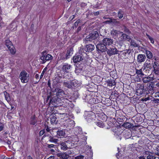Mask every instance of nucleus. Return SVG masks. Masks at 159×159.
Segmentation results:
<instances>
[{
    "label": "nucleus",
    "mask_w": 159,
    "mask_h": 159,
    "mask_svg": "<svg viewBox=\"0 0 159 159\" xmlns=\"http://www.w3.org/2000/svg\"><path fill=\"white\" fill-rule=\"evenodd\" d=\"M98 36L99 34L97 31H93L85 37V40L87 41H92L97 39Z\"/></svg>",
    "instance_id": "obj_1"
},
{
    "label": "nucleus",
    "mask_w": 159,
    "mask_h": 159,
    "mask_svg": "<svg viewBox=\"0 0 159 159\" xmlns=\"http://www.w3.org/2000/svg\"><path fill=\"white\" fill-rule=\"evenodd\" d=\"M29 75L25 71H22L20 73L19 78L23 83H26L29 80Z\"/></svg>",
    "instance_id": "obj_2"
},
{
    "label": "nucleus",
    "mask_w": 159,
    "mask_h": 159,
    "mask_svg": "<svg viewBox=\"0 0 159 159\" xmlns=\"http://www.w3.org/2000/svg\"><path fill=\"white\" fill-rule=\"evenodd\" d=\"M42 56L40 59L43 61V63H45L47 61H48L52 58V56L49 54H47L46 51H43L42 53Z\"/></svg>",
    "instance_id": "obj_3"
},
{
    "label": "nucleus",
    "mask_w": 159,
    "mask_h": 159,
    "mask_svg": "<svg viewBox=\"0 0 159 159\" xmlns=\"http://www.w3.org/2000/svg\"><path fill=\"white\" fill-rule=\"evenodd\" d=\"M61 99L57 96L52 98L51 99L49 103L52 104L55 106L61 105Z\"/></svg>",
    "instance_id": "obj_4"
},
{
    "label": "nucleus",
    "mask_w": 159,
    "mask_h": 159,
    "mask_svg": "<svg viewBox=\"0 0 159 159\" xmlns=\"http://www.w3.org/2000/svg\"><path fill=\"white\" fill-rule=\"evenodd\" d=\"M144 92V86L141 84H138L136 87V93H137V95L140 96Z\"/></svg>",
    "instance_id": "obj_5"
},
{
    "label": "nucleus",
    "mask_w": 159,
    "mask_h": 159,
    "mask_svg": "<svg viewBox=\"0 0 159 159\" xmlns=\"http://www.w3.org/2000/svg\"><path fill=\"white\" fill-rule=\"evenodd\" d=\"M71 143L70 141H66L61 143V149L63 150H66L68 148H70V144Z\"/></svg>",
    "instance_id": "obj_6"
},
{
    "label": "nucleus",
    "mask_w": 159,
    "mask_h": 159,
    "mask_svg": "<svg viewBox=\"0 0 159 159\" xmlns=\"http://www.w3.org/2000/svg\"><path fill=\"white\" fill-rule=\"evenodd\" d=\"M107 54L110 56L117 54L118 51L115 47L110 48L107 50Z\"/></svg>",
    "instance_id": "obj_7"
},
{
    "label": "nucleus",
    "mask_w": 159,
    "mask_h": 159,
    "mask_svg": "<svg viewBox=\"0 0 159 159\" xmlns=\"http://www.w3.org/2000/svg\"><path fill=\"white\" fill-rule=\"evenodd\" d=\"M84 57L83 55L80 53L76 54L73 57V61L74 62L77 63L82 60Z\"/></svg>",
    "instance_id": "obj_8"
},
{
    "label": "nucleus",
    "mask_w": 159,
    "mask_h": 159,
    "mask_svg": "<svg viewBox=\"0 0 159 159\" xmlns=\"http://www.w3.org/2000/svg\"><path fill=\"white\" fill-rule=\"evenodd\" d=\"M96 48L98 51L102 52H104L106 49V46L103 43L97 44Z\"/></svg>",
    "instance_id": "obj_9"
},
{
    "label": "nucleus",
    "mask_w": 159,
    "mask_h": 159,
    "mask_svg": "<svg viewBox=\"0 0 159 159\" xmlns=\"http://www.w3.org/2000/svg\"><path fill=\"white\" fill-rule=\"evenodd\" d=\"M102 42L106 46L111 45L113 43V41L111 39L105 38L103 39Z\"/></svg>",
    "instance_id": "obj_10"
},
{
    "label": "nucleus",
    "mask_w": 159,
    "mask_h": 159,
    "mask_svg": "<svg viewBox=\"0 0 159 159\" xmlns=\"http://www.w3.org/2000/svg\"><path fill=\"white\" fill-rule=\"evenodd\" d=\"M71 68V66L67 63H65L62 66V70L64 72H68Z\"/></svg>",
    "instance_id": "obj_11"
},
{
    "label": "nucleus",
    "mask_w": 159,
    "mask_h": 159,
    "mask_svg": "<svg viewBox=\"0 0 159 159\" xmlns=\"http://www.w3.org/2000/svg\"><path fill=\"white\" fill-rule=\"evenodd\" d=\"M154 80L153 76H152V75L149 76L143 77L142 78V80L144 83H147L150 82L151 81H152Z\"/></svg>",
    "instance_id": "obj_12"
},
{
    "label": "nucleus",
    "mask_w": 159,
    "mask_h": 159,
    "mask_svg": "<svg viewBox=\"0 0 159 159\" xmlns=\"http://www.w3.org/2000/svg\"><path fill=\"white\" fill-rule=\"evenodd\" d=\"M57 156L60 158V159H70L68 158L69 156L68 155L66 152L58 153Z\"/></svg>",
    "instance_id": "obj_13"
},
{
    "label": "nucleus",
    "mask_w": 159,
    "mask_h": 159,
    "mask_svg": "<svg viewBox=\"0 0 159 159\" xmlns=\"http://www.w3.org/2000/svg\"><path fill=\"white\" fill-rule=\"evenodd\" d=\"M146 57L145 55L142 54H139L137 56V61L138 62L141 63L144 62L146 59Z\"/></svg>",
    "instance_id": "obj_14"
},
{
    "label": "nucleus",
    "mask_w": 159,
    "mask_h": 159,
    "mask_svg": "<svg viewBox=\"0 0 159 159\" xmlns=\"http://www.w3.org/2000/svg\"><path fill=\"white\" fill-rule=\"evenodd\" d=\"M94 48V46L93 45L89 44L86 45L84 50L86 52H91L93 51Z\"/></svg>",
    "instance_id": "obj_15"
},
{
    "label": "nucleus",
    "mask_w": 159,
    "mask_h": 159,
    "mask_svg": "<svg viewBox=\"0 0 159 159\" xmlns=\"http://www.w3.org/2000/svg\"><path fill=\"white\" fill-rule=\"evenodd\" d=\"M73 50L72 47H70L68 48L67 52L66 54V57L67 59L69 58L70 56L73 53Z\"/></svg>",
    "instance_id": "obj_16"
},
{
    "label": "nucleus",
    "mask_w": 159,
    "mask_h": 159,
    "mask_svg": "<svg viewBox=\"0 0 159 159\" xmlns=\"http://www.w3.org/2000/svg\"><path fill=\"white\" fill-rule=\"evenodd\" d=\"M154 85L153 83H151V84H149V86H148L147 89L149 93L152 94L154 93Z\"/></svg>",
    "instance_id": "obj_17"
},
{
    "label": "nucleus",
    "mask_w": 159,
    "mask_h": 159,
    "mask_svg": "<svg viewBox=\"0 0 159 159\" xmlns=\"http://www.w3.org/2000/svg\"><path fill=\"white\" fill-rule=\"evenodd\" d=\"M65 132L62 130H59L57 132V137L58 138H61L62 136H65Z\"/></svg>",
    "instance_id": "obj_18"
},
{
    "label": "nucleus",
    "mask_w": 159,
    "mask_h": 159,
    "mask_svg": "<svg viewBox=\"0 0 159 159\" xmlns=\"http://www.w3.org/2000/svg\"><path fill=\"white\" fill-rule=\"evenodd\" d=\"M146 68L149 69H151V65L149 60L146 61L144 64V68L143 69V70H144Z\"/></svg>",
    "instance_id": "obj_19"
},
{
    "label": "nucleus",
    "mask_w": 159,
    "mask_h": 159,
    "mask_svg": "<svg viewBox=\"0 0 159 159\" xmlns=\"http://www.w3.org/2000/svg\"><path fill=\"white\" fill-rule=\"evenodd\" d=\"M119 35L121 36L119 38L120 41L123 42L126 40V36H127V35L123 34V32H121V33H120Z\"/></svg>",
    "instance_id": "obj_20"
},
{
    "label": "nucleus",
    "mask_w": 159,
    "mask_h": 159,
    "mask_svg": "<svg viewBox=\"0 0 159 159\" xmlns=\"http://www.w3.org/2000/svg\"><path fill=\"white\" fill-rule=\"evenodd\" d=\"M120 33H121V32L115 30H112L111 32V34L113 36H118Z\"/></svg>",
    "instance_id": "obj_21"
},
{
    "label": "nucleus",
    "mask_w": 159,
    "mask_h": 159,
    "mask_svg": "<svg viewBox=\"0 0 159 159\" xmlns=\"http://www.w3.org/2000/svg\"><path fill=\"white\" fill-rule=\"evenodd\" d=\"M64 86L70 89L72 87V81H67L63 83Z\"/></svg>",
    "instance_id": "obj_22"
},
{
    "label": "nucleus",
    "mask_w": 159,
    "mask_h": 159,
    "mask_svg": "<svg viewBox=\"0 0 159 159\" xmlns=\"http://www.w3.org/2000/svg\"><path fill=\"white\" fill-rule=\"evenodd\" d=\"M56 96L63 95L64 94V92L60 89H56Z\"/></svg>",
    "instance_id": "obj_23"
},
{
    "label": "nucleus",
    "mask_w": 159,
    "mask_h": 159,
    "mask_svg": "<svg viewBox=\"0 0 159 159\" xmlns=\"http://www.w3.org/2000/svg\"><path fill=\"white\" fill-rule=\"evenodd\" d=\"M4 94L5 99L8 102H9L11 101V98L9 94L6 91H5L4 92Z\"/></svg>",
    "instance_id": "obj_24"
},
{
    "label": "nucleus",
    "mask_w": 159,
    "mask_h": 159,
    "mask_svg": "<svg viewBox=\"0 0 159 159\" xmlns=\"http://www.w3.org/2000/svg\"><path fill=\"white\" fill-rule=\"evenodd\" d=\"M108 85L112 87L115 85L116 83L115 81L113 79V80H108L107 81Z\"/></svg>",
    "instance_id": "obj_25"
},
{
    "label": "nucleus",
    "mask_w": 159,
    "mask_h": 159,
    "mask_svg": "<svg viewBox=\"0 0 159 159\" xmlns=\"http://www.w3.org/2000/svg\"><path fill=\"white\" fill-rule=\"evenodd\" d=\"M123 126L126 128H129L133 126V124L129 122H126L124 123Z\"/></svg>",
    "instance_id": "obj_26"
},
{
    "label": "nucleus",
    "mask_w": 159,
    "mask_h": 159,
    "mask_svg": "<svg viewBox=\"0 0 159 159\" xmlns=\"http://www.w3.org/2000/svg\"><path fill=\"white\" fill-rule=\"evenodd\" d=\"M130 45L135 47H137L139 46V44L136 43L133 39H131L130 42Z\"/></svg>",
    "instance_id": "obj_27"
},
{
    "label": "nucleus",
    "mask_w": 159,
    "mask_h": 159,
    "mask_svg": "<svg viewBox=\"0 0 159 159\" xmlns=\"http://www.w3.org/2000/svg\"><path fill=\"white\" fill-rule=\"evenodd\" d=\"M51 122L52 124H56L57 122V118L55 116H52L50 118Z\"/></svg>",
    "instance_id": "obj_28"
},
{
    "label": "nucleus",
    "mask_w": 159,
    "mask_h": 159,
    "mask_svg": "<svg viewBox=\"0 0 159 159\" xmlns=\"http://www.w3.org/2000/svg\"><path fill=\"white\" fill-rule=\"evenodd\" d=\"M145 53L148 58L150 59L152 57V54L150 51L146 50Z\"/></svg>",
    "instance_id": "obj_29"
},
{
    "label": "nucleus",
    "mask_w": 159,
    "mask_h": 159,
    "mask_svg": "<svg viewBox=\"0 0 159 159\" xmlns=\"http://www.w3.org/2000/svg\"><path fill=\"white\" fill-rule=\"evenodd\" d=\"M136 72L137 74L139 75V76L142 77L144 75L142 72V69H141L139 70L136 69Z\"/></svg>",
    "instance_id": "obj_30"
},
{
    "label": "nucleus",
    "mask_w": 159,
    "mask_h": 159,
    "mask_svg": "<svg viewBox=\"0 0 159 159\" xmlns=\"http://www.w3.org/2000/svg\"><path fill=\"white\" fill-rule=\"evenodd\" d=\"M96 125L101 128H103L105 126V125L103 122L101 121H99L96 123Z\"/></svg>",
    "instance_id": "obj_31"
},
{
    "label": "nucleus",
    "mask_w": 159,
    "mask_h": 159,
    "mask_svg": "<svg viewBox=\"0 0 159 159\" xmlns=\"http://www.w3.org/2000/svg\"><path fill=\"white\" fill-rule=\"evenodd\" d=\"M9 50L11 53L12 54H14L16 52V50L15 48L13 46H11L9 48H8Z\"/></svg>",
    "instance_id": "obj_32"
},
{
    "label": "nucleus",
    "mask_w": 159,
    "mask_h": 159,
    "mask_svg": "<svg viewBox=\"0 0 159 159\" xmlns=\"http://www.w3.org/2000/svg\"><path fill=\"white\" fill-rule=\"evenodd\" d=\"M49 141L54 143H57L58 141V140L57 139H54L52 137L50 136V139L49 140Z\"/></svg>",
    "instance_id": "obj_33"
},
{
    "label": "nucleus",
    "mask_w": 159,
    "mask_h": 159,
    "mask_svg": "<svg viewBox=\"0 0 159 159\" xmlns=\"http://www.w3.org/2000/svg\"><path fill=\"white\" fill-rule=\"evenodd\" d=\"M6 45L8 48H9L10 47L12 46V43L8 39H7L6 40Z\"/></svg>",
    "instance_id": "obj_34"
},
{
    "label": "nucleus",
    "mask_w": 159,
    "mask_h": 159,
    "mask_svg": "<svg viewBox=\"0 0 159 159\" xmlns=\"http://www.w3.org/2000/svg\"><path fill=\"white\" fill-rule=\"evenodd\" d=\"M154 149L157 152L156 154L159 156V144H155L154 146Z\"/></svg>",
    "instance_id": "obj_35"
},
{
    "label": "nucleus",
    "mask_w": 159,
    "mask_h": 159,
    "mask_svg": "<svg viewBox=\"0 0 159 159\" xmlns=\"http://www.w3.org/2000/svg\"><path fill=\"white\" fill-rule=\"evenodd\" d=\"M78 83V81L75 80L72 82V85L75 87H78L80 85V84Z\"/></svg>",
    "instance_id": "obj_36"
},
{
    "label": "nucleus",
    "mask_w": 159,
    "mask_h": 159,
    "mask_svg": "<svg viewBox=\"0 0 159 159\" xmlns=\"http://www.w3.org/2000/svg\"><path fill=\"white\" fill-rule=\"evenodd\" d=\"M158 64L156 62H154L153 64V67L154 68V71L158 69Z\"/></svg>",
    "instance_id": "obj_37"
},
{
    "label": "nucleus",
    "mask_w": 159,
    "mask_h": 159,
    "mask_svg": "<svg viewBox=\"0 0 159 159\" xmlns=\"http://www.w3.org/2000/svg\"><path fill=\"white\" fill-rule=\"evenodd\" d=\"M123 12L121 10H120L118 13V16L121 19L123 17Z\"/></svg>",
    "instance_id": "obj_38"
},
{
    "label": "nucleus",
    "mask_w": 159,
    "mask_h": 159,
    "mask_svg": "<svg viewBox=\"0 0 159 159\" xmlns=\"http://www.w3.org/2000/svg\"><path fill=\"white\" fill-rule=\"evenodd\" d=\"M36 121L35 120L34 117L31 118L30 122V124L31 125H34L36 123Z\"/></svg>",
    "instance_id": "obj_39"
},
{
    "label": "nucleus",
    "mask_w": 159,
    "mask_h": 159,
    "mask_svg": "<svg viewBox=\"0 0 159 159\" xmlns=\"http://www.w3.org/2000/svg\"><path fill=\"white\" fill-rule=\"evenodd\" d=\"M66 152L68 155H73L74 154V151L72 149L67 151Z\"/></svg>",
    "instance_id": "obj_40"
},
{
    "label": "nucleus",
    "mask_w": 159,
    "mask_h": 159,
    "mask_svg": "<svg viewBox=\"0 0 159 159\" xmlns=\"http://www.w3.org/2000/svg\"><path fill=\"white\" fill-rule=\"evenodd\" d=\"M156 157L154 156L149 155L147 157V159H156Z\"/></svg>",
    "instance_id": "obj_41"
},
{
    "label": "nucleus",
    "mask_w": 159,
    "mask_h": 159,
    "mask_svg": "<svg viewBox=\"0 0 159 159\" xmlns=\"http://www.w3.org/2000/svg\"><path fill=\"white\" fill-rule=\"evenodd\" d=\"M82 71V69L79 68H76L75 69V73L77 74H78L79 73H81Z\"/></svg>",
    "instance_id": "obj_42"
},
{
    "label": "nucleus",
    "mask_w": 159,
    "mask_h": 159,
    "mask_svg": "<svg viewBox=\"0 0 159 159\" xmlns=\"http://www.w3.org/2000/svg\"><path fill=\"white\" fill-rule=\"evenodd\" d=\"M84 157V156L80 155L75 157V159H83Z\"/></svg>",
    "instance_id": "obj_43"
},
{
    "label": "nucleus",
    "mask_w": 159,
    "mask_h": 159,
    "mask_svg": "<svg viewBox=\"0 0 159 159\" xmlns=\"http://www.w3.org/2000/svg\"><path fill=\"white\" fill-rule=\"evenodd\" d=\"M80 22V20H77L74 24V25L75 27H77L78 25V24Z\"/></svg>",
    "instance_id": "obj_44"
},
{
    "label": "nucleus",
    "mask_w": 159,
    "mask_h": 159,
    "mask_svg": "<svg viewBox=\"0 0 159 159\" xmlns=\"http://www.w3.org/2000/svg\"><path fill=\"white\" fill-rule=\"evenodd\" d=\"M55 145L52 144H47V147L49 148H51L54 147Z\"/></svg>",
    "instance_id": "obj_45"
},
{
    "label": "nucleus",
    "mask_w": 159,
    "mask_h": 159,
    "mask_svg": "<svg viewBox=\"0 0 159 159\" xmlns=\"http://www.w3.org/2000/svg\"><path fill=\"white\" fill-rule=\"evenodd\" d=\"M45 130L43 129L40 131L39 133V134L40 136H42L43 135L45 132Z\"/></svg>",
    "instance_id": "obj_46"
},
{
    "label": "nucleus",
    "mask_w": 159,
    "mask_h": 159,
    "mask_svg": "<svg viewBox=\"0 0 159 159\" xmlns=\"http://www.w3.org/2000/svg\"><path fill=\"white\" fill-rule=\"evenodd\" d=\"M87 5V4L84 2H82L80 4V6L82 7H84Z\"/></svg>",
    "instance_id": "obj_47"
},
{
    "label": "nucleus",
    "mask_w": 159,
    "mask_h": 159,
    "mask_svg": "<svg viewBox=\"0 0 159 159\" xmlns=\"http://www.w3.org/2000/svg\"><path fill=\"white\" fill-rule=\"evenodd\" d=\"M44 70H45V69H44V70H43V71L42 72L41 74V75H40V79H42L43 76V75L44 73Z\"/></svg>",
    "instance_id": "obj_48"
},
{
    "label": "nucleus",
    "mask_w": 159,
    "mask_h": 159,
    "mask_svg": "<svg viewBox=\"0 0 159 159\" xmlns=\"http://www.w3.org/2000/svg\"><path fill=\"white\" fill-rule=\"evenodd\" d=\"M126 40H127L129 42L130 41H131L132 39L131 38L129 37V36L127 35V36H126Z\"/></svg>",
    "instance_id": "obj_49"
},
{
    "label": "nucleus",
    "mask_w": 159,
    "mask_h": 159,
    "mask_svg": "<svg viewBox=\"0 0 159 159\" xmlns=\"http://www.w3.org/2000/svg\"><path fill=\"white\" fill-rule=\"evenodd\" d=\"M154 72L155 74L159 75V69H158L154 71Z\"/></svg>",
    "instance_id": "obj_50"
},
{
    "label": "nucleus",
    "mask_w": 159,
    "mask_h": 159,
    "mask_svg": "<svg viewBox=\"0 0 159 159\" xmlns=\"http://www.w3.org/2000/svg\"><path fill=\"white\" fill-rule=\"evenodd\" d=\"M39 75L38 74H36L35 75V78L37 80H39Z\"/></svg>",
    "instance_id": "obj_51"
},
{
    "label": "nucleus",
    "mask_w": 159,
    "mask_h": 159,
    "mask_svg": "<svg viewBox=\"0 0 159 159\" xmlns=\"http://www.w3.org/2000/svg\"><path fill=\"white\" fill-rule=\"evenodd\" d=\"M155 95H154V96L155 97H159V92H156L155 93Z\"/></svg>",
    "instance_id": "obj_52"
},
{
    "label": "nucleus",
    "mask_w": 159,
    "mask_h": 159,
    "mask_svg": "<svg viewBox=\"0 0 159 159\" xmlns=\"http://www.w3.org/2000/svg\"><path fill=\"white\" fill-rule=\"evenodd\" d=\"M149 40H150L151 42L152 43H154V39L152 38H151V39H150Z\"/></svg>",
    "instance_id": "obj_53"
},
{
    "label": "nucleus",
    "mask_w": 159,
    "mask_h": 159,
    "mask_svg": "<svg viewBox=\"0 0 159 159\" xmlns=\"http://www.w3.org/2000/svg\"><path fill=\"white\" fill-rule=\"evenodd\" d=\"M4 128V127L3 125H0V132Z\"/></svg>",
    "instance_id": "obj_54"
},
{
    "label": "nucleus",
    "mask_w": 159,
    "mask_h": 159,
    "mask_svg": "<svg viewBox=\"0 0 159 159\" xmlns=\"http://www.w3.org/2000/svg\"><path fill=\"white\" fill-rule=\"evenodd\" d=\"M58 75L60 78H61L63 77V75L61 74H58Z\"/></svg>",
    "instance_id": "obj_55"
},
{
    "label": "nucleus",
    "mask_w": 159,
    "mask_h": 159,
    "mask_svg": "<svg viewBox=\"0 0 159 159\" xmlns=\"http://www.w3.org/2000/svg\"><path fill=\"white\" fill-rule=\"evenodd\" d=\"M75 18V16L74 15H73L71 16L70 18V19L71 20H73L74 18Z\"/></svg>",
    "instance_id": "obj_56"
},
{
    "label": "nucleus",
    "mask_w": 159,
    "mask_h": 159,
    "mask_svg": "<svg viewBox=\"0 0 159 159\" xmlns=\"http://www.w3.org/2000/svg\"><path fill=\"white\" fill-rule=\"evenodd\" d=\"M68 121H69V122L70 123L69 124H72V123H73L74 122V121H73V120H68Z\"/></svg>",
    "instance_id": "obj_57"
},
{
    "label": "nucleus",
    "mask_w": 159,
    "mask_h": 159,
    "mask_svg": "<svg viewBox=\"0 0 159 159\" xmlns=\"http://www.w3.org/2000/svg\"><path fill=\"white\" fill-rule=\"evenodd\" d=\"M47 159H54V157L53 156H51L49 157Z\"/></svg>",
    "instance_id": "obj_58"
},
{
    "label": "nucleus",
    "mask_w": 159,
    "mask_h": 159,
    "mask_svg": "<svg viewBox=\"0 0 159 159\" xmlns=\"http://www.w3.org/2000/svg\"><path fill=\"white\" fill-rule=\"evenodd\" d=\"M27 159H33V158L30 156H28L27 158Z\"/></svg>",
    "instance_id": "obj_59"
},
{
    "label": "nucleus",
    "mask_w": 159,
    "mask_h": 159,
    "mask_svg": "<svg viewBox=\"0 0 159 159\" xmlns=\"http://www.w3.org/2000/svg\"><path fill=\"white\" fill-rule=\"evenodd\" d=\"M139 158V159H146L143 157H140Z\"/></svg>",
    "instance_id": "obj_60"
},
{
    "label": "nucleus",
    "mask_w": 159,
    "mask_h": 159,
    "mask_svg": "<svg viewBox=\"0 0 159 159\" xmlns=\"http://www.w3.org/2000/svg\"><path fill=\"white\" fill-rule=\"evenodd\" d=\"M50 129H49V128H48V127H47L46 130L47 132H49L50 131Z\"/></svg>",
    "instance_id": "obj_61"
},
{
    "label": "nucleus",
    "mask_w": 159,
    "mask_h": 159,
    "mask_svg": "<svg viewBox=\"0 0 159 159\" xmlns=\"http://www.w3.org/2000/svg\"><path fill=\"white\" fill-rule=\"evenodd\" d=\"M81 30V27H78V28H77V31H79L80 30Z\"/></svg>",
    "instance_id": "obj_62"
},
{
    "label": "nucleus",
    "mask_w": 159,
    "mask_h": 159,
    "mask_svg": "<svg viewBox=\"0 0 159 159\" xmlns=\"http://www.w3.org/2000/svg\"><path fill=\"white\" fill-rule=\"evenodd\" d=\"M155 85L157 86V87H159V83H157Z\"/></svg>",
    "instance_id": "obj_63"
},
{
    "label": "nucleus",
    "mask_w": 159,
    "mask_h": 159,
    "mask_svg": "<svg viewBox=\"0 0 159 159\" xmlns=\"http://www.w3.org/2000/svg\"><path fill=\"white\" fill-rule=\"evenodd\" d=\"M3 159H11L10 158H8L7 157H5Z\"/></svg>",
    "instance_id": "obj_64"
}]
</instances>
